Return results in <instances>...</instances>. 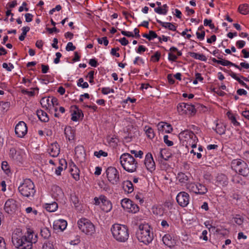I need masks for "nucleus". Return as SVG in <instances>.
I'll return each instance as SVG.
<instances>
[{
	"instance_id": "21",
	"label": "nucleus",
	"mask_w": 249,
	"mask_h": 249,
	"mask_svg": "<svg viewBox=\"0 0 249 249\" xmlns=\"http://www.w3.org/2000/svg\"><path fill=\"white\" fill-rule=\"evenodd\" d=\"M64 133L66 137L69 141L73 140L74 139L75 131L71 126L66 127L64 130Z\"/></svg>"
},
{
	"instance_id": "7",
	"label": "nucleus",
	"mask_w": 249,
	"mask_h": 249,
	"mask_svg": "<svg viewBox=\"0 0 249 249\" xmlns=\"http://www.w3.org/2000/svg\"><path fill=\"white\" fill-rule=\"evenodd\" d=\"M232 168L239 175L247 177L249 174V167L248 164L241 160H234L231 162Z\"/></svg>"
},
{
	"instance_id": "59",
	"label": "nucleus",
	"mask_w": 249,
	"mask_h": 249,
	"mask_svg": "<svg viewBox=\"0 0 249 249\" xmlns=\"http://www.w3.org/2000/svg\"><path fill=\"white\" fill-rule=\"evenodd\" d=\"M196 35L198 39L200 40H203L205 37V33L204 31H202L201 33L197 32Z\"/></svg>"
},
{
	"instance_id": "50",
	"label": "nucleus",
	"mask_w": 249,
	"mask_h": 249,
	"mask_svg": "<svg viewBox=\"0 0 249 249\" xmlns=\"http://www.w3.org/2000/svg\"><path fill=\"white\" fill-rule=\"evenodd\" d=\"M215 130L216 133L219 135H222L225 133V128L223 127L222 126H219V125L218 124L216 125Z\"/></svg>"
},
{
	"instance_id": "6",
	"label": "nucleus",
	"mask_w": 249,
	"mask_h": 249,
	"mask_svg": "<svg viewBox=\"0 0 249 249\" xmlns=\"http://www.w3.org/2000/svg\"><path fill=\"white\" fill-rule=\"evenodd\" d=\"M18 189L22 196L28 198L33 197L36 193L34 183L31 179L28 178L24 180Z\"/></svg>"
},
{
	"instance_id": "62",
	"label": "nucleus",
	"mask_w": 249,
	"mask_h": 249,
	"mask_svg": "<svg viewBox=\"0 0 249 249\" xmlns=\"http://www.w3.org/2000/svg\"><path fill=\"white\" fill-rule=\"evenodd\" d=\"M118 41L123 46H126L129 43L128 41L126 39L125 37L119 39L118 40Z\"/></svg>"
},
{
	"instance_id": "30",
	"label": "nucleus",
	"mask_w": 249,
	"mask_h": 249,
	"mask_svg": "<svg viewBox=\"0 0 249 249\" xmlns=\"http://www.w3.org/2000/svg\"><path fill=\"white\" fill-rule=\"evenodd\" d=\"M189 55L191 57L203 61H206L207 57L203 54H199L194 52H190Z\"/></svg>"
},
{
	"instance_id": "45",
	"label": "nucleus",
	"mask_w": 249,
	"mask_h": 249,
	"mask_svg": "<svg viewBox=\"0 0 249 249\" xmlns=\"http://www.w3.org/2000/svg\"><path fill=\"white\" fill-rule=\"evenodd\" d=\"M228 117L229 119L231 120V123L235 126H238L240 125L239 123H238L236 120L235 117L231 113H228Z\"/></svg>"
},
{
	"instance_id": "40",
	"label": "nucleus",
	"mask_w": 249,
	"mask_h": 249,
	"mask_svg": "<svg viewBox=\"0 0 249 249\" xmlns=\"http://www.w3.org/2000/svg\"><path fill=\"white\" fill-rule=\"evenodd\" d=\"M219 64H220L222 66H233L235 68H236L241 71V68H240L239 66H238L234 63H232V62H230V61L227 60H222V59L220 60Z\"/></svg>"
},
{
	"instance_id": "29",
	"label": "nucleus",
	"mask_w": 249,
	"mask_h": 249,
	"mask_svg": "<svg viewBox=\"0 0 249 249\" xmlns=\"http://www.w3.org/2000/svg\"><path fill=\"white\" fill-rule=\"evenodd\" d=\"M229 75L233 79L237 80L239 84H240L242 86L244 87L245 88L247 89H249V87L241 79V78L237 76V74L231 71L229 73Z\"/></svg>"
},
{
	"instance_id": "60",
	"label": "nucleus",
	"mask_w": 249,
	"mask_h": 249,
	"mask_svg": "<svg viewBox=\"0 0 249 249\" xmlns=\"http://www.w3.org/2000/svg\"><path fill=\"white\" fill-rule=\"evenodd\" d=\"M21 92L26 95H28L30 96H33L35 95L34 91H28L27 89H22Z\"/></svg>"
},
{
	"instance_id": "12",
	"label": "nucleus",
	"mask_w": 249,
	"mask_h": 249,
	"mask_svg": "<svg viewBox=\"0 0 249 249\" xmlns=\"http://www.w3.org/2000/svg\"><path fill=\"white\" fill-rule=\"evenodd\" d=\"M15 131L18 137L23 138L27 132L26 124L23 121L19 122L16 125Z\"/></svg>"
},
{
	"instance_id": "36",
	"label": "nucleus",
	"mask_w": 249,
	"mask_h": 249,
	"mask_svg": "<svg viewBox=\"0 0 249 249\" xmlns=\"http://www.w3.org/2000/svg\"><path fill=\"white\" fill-rule=\"evenodd\" d=\"M132 201L128 198H124L121 201V205L122 207L128 211L129 207L132 205Z\"/></svg>"
},
{
	"instance_id": "26",
	"label": "nucleus",
	"mask_w": 249,
	"mask_h": 249,
	"mask_svg": "<svg viewBox=\"0 0 249 249\" xmlns=\"http://www.w3.org/2000/svg\"><path fill=\"white\" fill-rule=\"evenodd\" d=\"M60 152V149L58 147L57 143H53L52 144L49 152L50 155L53 157H57Z\"/></svg>"
},
{
	"instance_id": "24",
	"label": "nucleus",
	"mask_w": 249,
	"mask_h": 249,
	"mask_svg": "<svg viewBox=\"0 0 249 249\" xmlns=\"http://www.w3.org/2000/svg\"><path fill=\"white\" fill-rule=\"evenodd\" d=\"M51 99L49 97L42 98L40 100V104L42 107L46 110H50L52 108Z\"/></svg>"
},
{
	"instance_id": "1",
	"label": "nucleus",
	"mask_w": 249,
	"mask_h": 249,
	"mask_svg": "<svg viewBox=\"0 0 249 249\" xmlns=\"http://www.w3.org/2000/svg\"><path fill=\"white\" fill-rule=\"evenodd\" d=\"M37 240V234L30 229L24 234L20 229H17L12 235V243L17 249H32L33 244L36 243Z\"/></svg>"
},
{
	"instance_id": "33",
	"label": "nucleus",
	"mask_w": 249,
	"mask_h": 249,
	"mask_svg": "<svg viewBox=\"0 0 249 249\" xmlns=\"http://www.w3.org/2000/svg\"><path fill=\"white\" fill-rule=\"evenodd\" d=\"M217 181L222 186H226L228 182L227 177L223 174L219 175L217 177Z\"/></svg>"
},
{
	"instance_id": "19",
	"label": "nucleus",
	"mask_w": 249,
	"mask_h": 249,
	"mask_svg": "<svg viewBox=\"0 0 249 249\" xmlns=\"http://www.w3.org/2000/svg\"><path fill=\"white\" fill-rule=\"evenodd\" d=\"M67 222L63 219H59L54 222L53 227L55 229H59L64 231L67 227Z\"/></svg>"
},
{
	"instance_id": "52",
	"label": "nucleus",
	"mask_w": 249,
	"mask_h": 249,
	"mask_svg": "<svg viewBox=\"0 0 249 249\" xmlns=\"http://www.w3.org/2000/svg\"><path fill=\"white\" fill-rule=\"evenodd\" d=\"M154 11L156 13L160 14V15H166V9H163L161 7H158L157 8H155L154 9Z\"/></svg>"
},
{
	"instance_id": "14",
	"label": "nucleus",
	"mask_w": 249,
	"mask_h": 249,
	"mask_svg": "<svg viewBox=\"0 0 249 249\" xmlns=\"http://www.w3.org/2000/svg\"><path fill=\"white\" fill-rule=\"evenodd\" d=\"M144 164L147 169L150 172H152L155 169V163L151 153H148L145 156Z\"/></svg>"
},
{
	"instance_id": "61",
	"label": "nucleus",
	"mask_w": 249,
	"mask_h": 249,
	"mask_svg": "<svg viewBox=\"0 0 249 249\" xmlns=\"http://www.w3.org/2000/svg\"><path fill=\"white\" fill-rule=\"evenodd\" d=\"M0 105H1L2 107L3 108V109L7 110L10 107V103L9 102H1L0 103Z\"/></svg>"
},
{
	"instance_id": "23",
	"label": "nucleus",
	"mask_w": 249,
	"mask_h": 249,
	"mask_svg": "<svg viewBox=\"0 0 249 249\" xmlns=\"http://www.w3.org/2000/svg\"><path fill=\"white\" fill-rule=\"evenodd\" d=\"M53 196L56 199L61 198L63 196L62 189L57 186H53L52 189Z\"/></svg>"
},
{
	"instance_id": "18",
	"label": "nucleus",
	"mask_w": 249,
	"mask_h": 249,
	"mask_svg": "<svg viewBox=\"0 0 249 249\" xmlns=\"http://www.w3.org/2000/svg\"><path fill=\"white\" fill-rule=\"evenodd\" d=\"M83 117V114L82 111L79 109L76 106L73 107V110L71 114V119L73 121H77L79 118Z\"/></svg>"
},
{
	"instance_id": "35",
	"label": "nucleus",
	"mask_w": 249,
	"mask_h": 249,
	"mask_svg": "<svg viewBox=\"0 0 249 249\" xmlns=\"http://www.w3.org/2000/svg\"><path fill=\"white\" fill-rule=\"evenodd\" d=\"M144 130L146 136L148 138L152 139L154 137L155 133L153 129L151 127L148 126H145L144 127Z\"/></svg>"
},
{
	"instance_id": "49",
	"label": "nucleus",
	"mask_w": 249,
	"mask_h": 249,
	"mask_svg": "<svg viewBox=\"0 0 249 249\" xmlns=\"http://www.w3.org/2000/svg\"><path fill=\"white\" fill-rule=\"evenodd\" d=\"M94 155L97 158H100L101 156L106 157L107 156V153L101 150L99 151H95L94 153Z\"/></svg>"
},
{
	"instance_id": "55",
	"label": "nucleus",
	"mask_w": 249,
	"mask_h": 249,
	"mask_svg": "<svg viewBox=\"0 0 249 249\" xmlns=\"http://www.w3.org/2000/svg\"><path fill=\"white\" fill-rule=\"evenodd\" d=\"M76 47L73 45V44L72 42H68L66 47V50L67 51H73L74 50H75Z\"/></svg>"
},
{
	"instance_id": "10",
	"label": "nucleus",
	"mask_w": 249,
	"mask_h": 249,
	"mask_svg": "<svg viewBox=\"0 0 249 249\" xmlns=\"http://www.w3.org/2000/svg\"><path fill=\"white\" fill-rule=\"evenodd\" d=\"M177 109L180 114H187L188 112L190 114H195L196 109L194 106L184 103L179 104L177 106Z\"/></svg>"
},
{
	"instance_id": "47",
	"label": "nucleus",
	"mask_w": 249,
	"mask_h": 249,
	"mask_svg": "<svg viewBox=\"0 0 249 249\" xmlns=\"http://www.w3.org/2000/svg\"><path fill=\"white\" fill-rule=\"evenodd\" d=\"M42 249H54L53 242L51 241L45 242L43 245Z\"/></svg>"
},
{
	"instance_id": "8",
	"label": "nucleus",
	"mask_w": 249,
	"mask_h": 249,
	"mask_svg": "<svg viewBox=\"0 0 249 249\" xmlns=\"http://www.w3.org/2000/svg\"><path fill=\"white\" fill-rule=\"evenodd\" d=\"M77 225L81 231L87 235H91L95 231L94 225L89 219L85 218L79 219L77 222Z\"/></svg>"
},
{
	"instance_id": "13",
	"label": "nucleus",
	"mask_w": 249,
	"mask_h": 249,
	"mask_svg": "<svg viewBox=\"0 0 249 249\" xmlns=\"http://www.w3.org/2000/svg\"><path fill=\"white\" fill-rule=\"evenodd\" d=\"M17 207L16 201L11 198L5 202L4 209L6 213L12 214L16 211Z\"/></svg>"
},
{
	"instance_id": "17",
	"label": "nucleus",
	"mask_w": 249,
	"mask_h": 249,
	"mask_svg": "<svg viewBox=\"0 0 249 249\" xmlns=\"http://www.w3.org/2000/svg\"><path fill=\"white\" fill-rule=\"evenodd\" d=\"M70 172L71 176L76 180H78L79 179L80 172L79 169L72 161L70 163Z\"/></svg>"
},
{
	"instance_id": "16",
	"label": "nucleus",
	"mask_w": 249,
	"mask_h": 249,
	"mask_svg": "<svg viewBox=\"0 0 249 249\" xmlns=\"http://www.w3.org/2000/svg\"><path fill=\"white\" fill-rule=\"evenodd\" d=\"M157 127L158 130L162 132L169 133L173 130L171 125L166 123L160 122L158 124Z\"/></svg>"
},
{
	"instance_id": "3",
	"label": "nucleus",
	"mask_w": 249,
	"mask_h": 249,
	"mask_svg": "<svg viewBox=\"0 0 249 249\" xmlns=\"http://www.w3.org/2000/svg\"><path fill=\"white\" fill-rule=\"evenodd\" d=\"M111 231L113 237L118 242H125L128 239V229L124 225L114 224L111 226Z\"/></svg>"
},
{
	"instance_id": "58",
	"label": "nucleus",
	"mask_w": 249,
	"mask_h": 249,
	"mask_svg": "<svg viewBox=\"0 0 249 249\" xmlns=\"http://www.w3.org/2000/svg\"><path fill=\"white\" fill-rule=\"evenodd\" d=\"M51 102L52 107H55L58 105V100L55 97H51Z\"/></svg>"
},
{
	"instance_id": "5",
	"label": "nucleus",
	"mask_w": 249,
	"mask_h": 249,
	"mask_svg": "<svg viewBox=\"0 0 249 249\" xmlns=\"http://www.w3.org/2000/svg\"><path fill=\"white\" fill-rule=\"evenodd\" d=\"M178 137L183 145L186 146H190L192 148L196 147L197 138L192 131L184 130L179 134Z\"/></svg>"
},
{
	"instance_id": "9",
	"label": "nucleus",
	"mask_w": 249,
	"mask_h": 249,
	"mask_svg": "<svg viewBox=\"0 0 249 249\" xmlns=\"http://www.w3.org/2000/svg\"><path fill=\"white\" fill-rule=\"evenodd\" d=\"M106 174L108 181L113 185H117L120 181V175L117 169L110 166L106 170Z\"/></svg>"
},
{
	"instance_id": "22",
	"label": "nucleus",
	"mask_w": 249,
	"mask_h": 249,
	"mask_svg": "<svg viewBox=\"0 0 249 249\" xmlns=\"http://www.w3.org/2000/svg\"><path fill=\"white\" fill-rule=\"evenodd\" d=\"M9 156L15 160L20 161L21 160L20 152L16 150L14 148L10 149L9 151Z\"/></svg>"
},
{
	"instance_id": "63",
	"label": "nucleus",
	"mask_w": 249,
	"mask_h": 249,
	"mask_svg": "<svg viewBox=\"0 0 249 249\" xmlns=\"http://www.w3.org/2000/svg\"><path fill=\"white\" fill-rule=\"evenodd\" d=\"M25 17L26 21L27 22H30L32 21L33 16L30 13H27L25 15Z\"/></svg>"
},
{
	"instance_id": "2",
	"label": "nucleus",
	"mask_w": 249,
	"mask_h": 249,
	"mask_svg": "<svg viewBox=\"0 0 249 249\" xmlns=\"http://www.w3.org/2000/svg\"><path fill=\"white\" fill-rule=\"evenodd\" d=\"M136 236L139 241L145 244L151 243L154 238L152 229L147 224L139 225Z\"/></svg>"
},
{
	"instance_id": "44",
	"label": "nucleus",
	"mask_w": 249,
	"mask_h": 249,
	"mask_svg": "<svg viewBox=\"0 0 249 249\" xmlns=\"http://www.w3.org/2000/svg\"><path fill=\"white\" fill-rule=\"evenodd\" d=\"M139 206L137 204L134 203V202L132 201V205H131V207H130L128 210V212L135 213L139 212Z\"/></svg>"
},
{
	"instance_id": "57",
	"label": "nucleus",
	"mask_w": 249,
	"mask_h": 249,
	"mask_svg": "<svg viewBox=\"0 0 249 249\" xmlns=\"http://www.w3.org/2000/svg\"><path fill=\"white\" fill-rule=\"evenodd\" d=\"M164 142L168 146H171L173 145V142L168 140V136L167 135H164L163 137Z\"/></svg>"
},
{
	"instance_id": "34",
	"label": "nucleus",
	"mask_w": 249,
	"mask_h": 249,
	"mask_svg": "<svg viewBox=\"0 0 249 249\" xmlns=\"http://www.w3.org/2000/svg\"><path fill=\"white\" fill-rule=\"evenodd\" d=\"M238 11L243 15H247L249 12V5L243 4L239 5Z\"/></svg>"
},
{
	"instance_id": "11",
	"label": "nucleus",
	"mask_w": 249,
	"mask_h": 249,
	"mask_svg": "<svg viewBox=\"0 0 249 249\" xmlns=\"http://www.w3.org/2000/svg\"><path fill=\"white\" fill-rule=\"evenodd\" d=\"M189 198L190 196L188 193L185 192H180L178 194L176 199L180 206L184 207L189 204Z\"/></svg>"
},
{
	"instance_id": "31",
	"label": "nucleus",
	"mask_w": 249,
	"mask_h": 249,
	"mask_svg": "<svg viewBox=\"0 0 249 249\" xmlns=\"http://www.w3.org/2000/svg\"><path fill=\"white\" fill-rule=\"evenodd\" d=\"M186 188L190 192L197 194L196 183L195 182H191L186 184Z\"/></svg>"
},
{
	"instance_id": "37",
	"label": "nucleus",
	"mask_w": 249,
	"mask_h": 249,
	"mask_svg": "<svg viewBox=\"0 0 249 249\" xmlns=\"http://www.w3.org/2000/svg\"><path fill=\"white\" fill-rule=\"evenodd\" d=\"M196 185H197V190H198V191H197V194L204 195L205 194H206L208 190H207V188L203 184L199 183H196Z\"/></svg>"
},
{
	"instance_id": "4",
	"label": "nucleus",
	"mask_w": 249,
	"mask_h": 249,
	"mask_svg": "<svg viewBox=\"0 0 249 249\" xmlns=\"http://www.w3.org/2000/svg\"><path fill=\"white\" fill-rule=\"evenodd\" d=\"M120 163L124 170L132 173L136 171L138 162L129 153H124L120 158Z\"/></svg>"
},
{
	"instance_id": "48",
	"label": "nucleus",
	"mask_w": 249,
	"mask_h": 249,
	"mask_svg": "<svg viewBox=\"0 0 249 249\" xmlns=\"http://www.w3.org/2000/svg\"><path fill=\"white\" fill-rule=\"evenodd\" d=\"M242 179L239 175H235L231 178V181L234 184L241 183Z\"/></svg>"
},
{
	"instance_id": "51",
	"label": "nucleus",
	"mask_w": 249,
	"mask_h": 249,
	"mask_svg": "<svg viewBox=\"0 0 249 249\" xmlns=\"http://www.w3.org/2000/svg\"><path fill=\"white\" fill-rule=\"evenodd\" d=\"M234 220L235 223L238 225H242L244 221V218L239 215H236V216L234 217Z\"/></svg>"
},
{
	"instance_id": "32",
	"label": "nucleus",
	"mask_w": 249,
	"mask_h": 249,
	"mask_svg": "<svg viewBox=\"0 0 249 249\" xmlns=\"http://www.w3.org/2000/svg\"><path fill=\"white\" fill-rule=\"evenodd\" d=\"M57 208V204L55 202H53L52 203H47L45 205L46 210L49 212H53L55 211Z\"/></svg>"
},
{
	"instance_id": "53",
	"label": "nucleus",
	"mask_w": 249,
	"mask_h": 249,
	"mask_svg": "<svg viewBox=\"0 0 249 249\" xmlns=\"http://www.w3.org/2000/svg\"><path fill=\"white\" fill-rule=\"evenodd\" d=\"M130 153L132 154H134L135 157L136 158H142L143 155V152L142 151L140 150L139 151L136 150H131Z\"/></svg>"
},
{
	"instance_id": "46",
	"label": "nucleus",
	"mask_w": 249,
	"mask_h": 249,
	"mask_svg": "<svg viewBox=\"0 0 249 249\" xmlns=\"http://www.w3.org/2000/svg\"><path fill=\"white\" fill-rule=\"evenodd\" d=\"M77 86L78 87H81L83 89L87 88L89 87V84L87 82H84V79L82 78H80L77 82Z\"/></svg>"
},
{
	"instance_id": "20",
	"label": "nucleus",
	"mask_w": 249,
	"mask_h": 249,
	"mask_svg": "<svg viewBox=\"0 0 249 249\" xmlns=\"http://www.w3.org/2000/svg\"><path fill=\"white\" fill-rule=\"evenodd\" d=\"M122 186L124 191L128 193H131L134 190V187L132 182L128 180L124 181L122 183Z\"/></svg>"
},
{
	"instance_id": "64",
	"label": "nucleus",
	"mask_w": 249,
	"mask_h": 249,
	"mask_svg": "<svg viewBox=\"0 0 249 249\" xmlns=\"http://www.w3.org/2000/svg\"><path fill=\"white\" fill-rule=\"evenodd\" d=\"M236 45L238 48L241 49L245 45V42L243 40H239L236 42Z\"/></svg>"
},
{
	"instance_id": "38",
	"label": "nucleus",
	"mask_w": 249,
	"mask_h": 249,
	"mask_svg": "<svg viewBox=\"0 0 249 249\" xmlns=\"http://www.w3.org/2000/svg\"><path fill=\"white\" fill-rule=\"evenodd\" d=\"M177 178L180 183H185L189 179V177L183 173H179L178 175Z\"/></svg>"
},
{
	"instance_id": "15",
	"label": "nucleus",
	"mask_w": 249,
	"mask_h": 249,
	"mask_svg": "<svg viewBox=\"0 0 249 249\" xmlns=\"http://www.w3.org/2000/svg\"><path fill=\"white\" fill-rule=\"evenodd\" d=\"M100 199L102 203L101 205L102 210L106 213L110 212L112 207L111 202L104 196H101Z\"/></svg>"
},
{
	"instance_id": "54",
	"label": "nucleus",
	"mask_w": 249,
	"mask_h": 249,
	"mask_svg": "<svg viewBox=\"0 0 249 249\" xmlns=\"http://www.w3.org/2000/svg\"><path fill=\"white\" fill-rule=\"evenodd\" d=\"M97 41L99 44H102L103 43L104 45L106 46H107L108 44V41L107 37H103L101 38H98L97 39Z\"/></svg>"
},
{
	"instance_id": "41",
	"label": "nucleus",
	"mask_w": 249,
	"mask_h": 249,
	"mask_svg": "<svg viewBox=\"0 0 249 249\" xmlns=\"http://www.w3.org/2000/svg\"><path fill=\"white\" fill-rule=\"evenodd\" d=\"M162 241L163 243L168 247H171L172 246V237L169 234H166L162 237Z\"/></svg>"
},
{
	"instance_id": "39",
	"label": "nucleus",
	"mask_w": 249,
	"mask_h": 249,
	"mask_svg": "<svg viewBox=\"0 0 249 249\" xmlns=\"http://www.w3.org/2000/svg\"><path fill=\"white\" fill-rule=\"evenodd\" d=\"M40 234L44 239H48L51 236V231L48 228H44L40 231Z\"/></svg>"
},
{
	"instance_id": "27",
	"label": "nucleus",
	"mask_w": 249,
	"mask_h": 249,
	"mask_svg": "<svg viewBox=\"0 0 249 249\" xmlns=\"http://www.w3.org/2000/svg\"><path fill=\"white\" fill-rule=\"evenodd\" d=\"M160 156L159 158L160 160L161 161V160H169L170 158L171 157V154L168 152L167 150L161 149L160 152Z\"/></svg>"
},
{
	"instance_id": "28",
	"label": "nucleus",
	"mask_w": 249,
	"mask_h": 249,
	"mask_svg": "<svg viewBox=\"0 0 249 249\" xmlns=\"http://www.w3.org/2000/svg\"><path fill=\"white\" fill-rule=\"evenodd\" d=\"M157 21L165 28L173 31L176 30V26L170 22H164L159 19H157Z\"/></svg>"
},
{
	"instance_id": "56",
	"label": "nucleus",
	"mask_w": 249,
	"mask_h": 249,
	"mask_svg": "<svg viewBox=\"0 0 249 249\" xmlns=\"http://www.w3.org/2000/svg\"><path fill=\"white\" fill-rule=\"evenodd\" d=\"M71 200L72 203H73L74 207L76 208L78 207L79 204V200L77 197L75 195L71 196Z\"/></svg>"
},
{
	"instance_id": "25",
	"label": "nucleus",
	"mask_w": 249,
	"mask_h": 249,
	"mask_svg": "<svg viewBox=\"0 0 249 249\" xmlns=\"http://www.w3.org/2000/svg\"><path fill=\"white\" fill-rule=\"evenodd\" d=\"M36 114L39 119L43 122H47L49 120L47 114L42 110H37Z\"/></svg>"
},
{
	"instance_id": "43",
	"label": "nucleus",
	"mask_w": 249,
	"mask_h": 249,
	"mask_svg": "<svg viewBox=\"0 0 249 249\" xmlns=\"http://www.w3.org/2000/svg\"><path fill=\"white\" fill-rule=\"evenodd\" d=\"M30 30V27L26 26L23 27L22 28V33L21 35L19 36V39L20 41H23L25 39V36H26L27 33Z\"/></svg>"
},
{
	"instance_id": "42",
	"label": "nucleus",
	"mask_w": 249,
	"mask_h": 249,
	"mask_svg": "<svg viewBox=\"0 0 249 249\" xmlns=\"http://www.w3.org/2000/svg\"><path fill=\"white\" fill-rule=\"evenodd\" d=\"M1 169L7 175H9L11 173L10 166L6 161H3L1 163Z\"/></svg>"
}]
</instances>
